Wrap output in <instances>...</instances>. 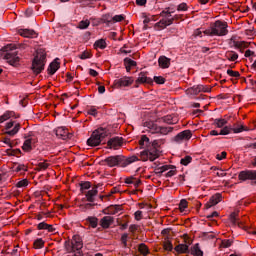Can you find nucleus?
Here are the masks:
<instances>
[{
	"instance_id": "obj_1",
	"label": "nucleus",
	"mask_w": 256,
	"mask_h": 256,
	"mask_svg": "<svg viewBox=\"0 0 256 256\" xmlns=\"http://www.w3.org/2000/svg\"><path fill=\"white\" fill-rule=\"evenodd\" d=\"M140 149H144L140 152L141 161H155L159 157V140L151 142L147 135H142L139 140Z\"/></svg>"
},
{
	"instance_id": "obj_2",
	"label": "nucleus",
	"mask_w": 256,
	"mask_h": 256,
	"mask_svg": "<svg viewBox=\"0 0 256 256\" xmlns=\"http://www.w3.org/2000/svg\"><path fill=\"white\" fill-rule=\"evenodd\" d=\"M136 161H139V157L135 155L128 158L123 155H116L107 157L103 160V163L107 164L108 167H127L131 163H136Z\"/></svg>"
},
{
	"instance_id": "obj_3",
	"label": "nucleus",
	"mask_w": 256,
	"mask_h": 256,
	"mask_svg": "<svg viewBox=\"0 0 256 256\" xmlns=\"http://www.w3.org/2000/svg\"><path fill=\"white\" fill-rule=\"evenodd\" d=\"M27 45L25 44H8L2 51H5V59L10 63L13 67L19 65V56H17V52H14L16 49H26Z\"/></svg>"
},
{
	"instance_id": "obj_4",
	"label": "nucleus",
	"mask_w": 256,
	"mask_h": 256,
	"mask_svg": "<svg viewBox=\"0 0 256 256\" xmlns=\"http://www.w3.org/2000/svg\"><path fill=\"white\" fill-rule=\"evenodd\" d=\"M227 27V22L217 20L214 24L210 26V28L204 31V35H208L209 37H224V35H227L229 33Z\"/></svg>"
},
{
	"instance_id": "obj_5",
	"label": "nucleus",
	"mask_w": 256,
	"mask_h": 256,
	"mask_svg": "<svg viewBox=\"0 0 256 256\" xmlns=\"http://www.w3.org/2000/svg\"><path fill=\"white\" fill-rule=\"evenodd\" d=\"M45 63H47V55L42 50H38L33 61L31 69L34 75H39L45 71Z\"/></svg>"
},
{
	"instance_id": "obj_6",
	"label": "nucleus",
	"mask_w": 256,
	"mask_h": 256,
	"mask_svg": "<svg viewBox=\"0 0 256 256\" xmlns=\"http://www.w3.org/2000/svg\"><path fill=\"white\" fill-rule=\"evenodd\" d=\"M108 135L109 130L107 128H98L92 133L91 137L87 140V145H89V147H97L101 145L103 139H105V137H107Z\"/></svg>"
},
{
	"instance_id": "obj_7",
	"label": "nucleus",
	"mask_w": 256,
	"mask_h": 256,
	"mask_svg": "<svg viewBox=\"0 0 256 256\" xmlns=\"http://www.w3.org/2000/svg\"><path fill=\"white\" fill-rule=\"evenodd\" d=\"M239 181H251V185H256V170H244L238 174Z\"/></svg>"
},
{
	"instance_id": "obj_8",
	"label": "nucleus",
	"mask_w": 256,
	"mask_h": 256,
	"mask_svg": "<svg viewBox=\"0 0 256 256\" xmlns=\"http://www.w3.org/2000/svg\"><path fill=\"white\" fill-rule=\"evenodd\" d=\"M4 129H5L4 135H9V137H15V135H17L21 129V124L15 121H10L6 123V126Z\"/></svg>"
},
{
	"instance_id": "obj_9",
	"label": "nucleus",
	"mask_w": 256,
	"mask_h": 256,
	"mask_svg": "<svg viewBox=\"0 0 256 256\" xmlns=\"http://www.w3.org/2000/svg\"><path fill=\"white\" fill-rule=\"evenodd\" d=\"M123 146V138L116 136L113 138H110L107 142V149H114L117 151L120 147Z\"/></svg>"
},
{
	"instance_id": "obj_10",
	"label": "nucleus",
	"mask_w": 256,
	"mask_h": 256,
	"mask_svg": "<svg viewBox=\"0 0 256 256\" xmlns=\"http://www.w3.org/2000/svg\"><path fill=\"white\" fill-rule=\"evenodd\" d=\"M133 84V78L124 76L120 79H116L114 81V87L116 89H121V87H129V85Z\"/></svg>"
},
{
	"instance_id": "obj_11",
	"label": "nucleus",
	"mask_w": 256,
	"mask_h": 256,
	"mask_svg": "<svg viewBox=\"0 0 256 256\" xmlns=\"http://www.w3.org/2000/svg\"><path fill=\"white\" fill-rule=\"evenodd\" d=\"M55 135L58 137V139H62L63 141H67V139H71V137H73V134L69 133L65 127L56 128Z\"/></svg>"
},
{
	"instance_id": "obj_12",
	"label": "nucleus",
	"mask_w": 256,
	"mask_h": 256,
	"mask_svg": "<svg viewBox=\"0 0 256 256\" xmlns=\"http://www.w3.org/2000/svg\"><path fill=\"white\" fill-rule=\"evenodd\" d=\"M191 137H193L191 130H184L174 137V141L175 143H183V141H189Z\"/></svg>"
},
{
	"instance_id": "obj_13",
	"label": "nucleus",
	"mask_w": 256,
	"mask_h": 256,
	"mask_svg": "<svg viewBox=\"0 0 256 256\" xmlns=\"http://www.w3.org/2000/svg\"><path fill=\"white\" fill-rule=\"evenodd\" d=\"M173 21H175V19L172 18H162L159 22H157L154 27L155 29H158L159 31L163 30V29H167V27H169V25H173Z\"/></svg>"
},
{
	"instance_id": "obj_14",
	"label": "nucleus",
	"mask_w": 256,
	"mask_h": 256,
	"mask_svg": "<svg viewBox=\"0 0 256 256\" xmlns=\"http://www.w3.org/2000/svg\"><path fill=\"white\" fill-rule=\"evenodd\" d=\"M61 67V63L59 62V58L54 59L48 66V75H55L59 68Z\"/></svg>"
},
{
	"instance_id": "obj_15",
	"label": "nucleus",
	"mask_w": 256,
	"mask_h": 256,
	"mask_svg": "<svg viewBox=\"0 0 256 256\" xmlns=\"http://www.w3.org/2000/svg\"><path fill=\"white\" fill-rule=\"evenodd\" d=\"M233 131L234 133H243L245 131V126H240L239 128H232L230 126H225L221 129L219 135H229Z\"/></svg>"
},
{
	"instance_id": "obj_16",
	"label": "nucleus",
	"mask_w": 256,
	"mask_h": 256,
	"mask_svg": "<svg viewBox=\"0 0 256 256\" xmlns=\"http://www.w3.org/2000/svg\"><path fill=\"white\" fill-rule=\"evenodd\" d=\"M221 194L217 193L210 197L209 201L205 204L206 209H211V207H214V205H217L218 203H221Z\"/></svg>"
},
{
	"instance_id": "obj_17",
	"label": "nucleus",
	"mask_w": 256,
	"mask_h": 256,
	"mask_svg": "<svg viewBox=\"0 0 256 256\" xmlns=\"http://www.w3.org/2000/svg\"><path fill=\"white\" fill-rule=\"evenodd\" d=\"M136 83L146 84V85H153V80L151 77H147V72H140L139 76L136 80Z\"/></svg>"
},
{
	"instance_id": "obj_18",
	"label": "nucleus",
	"mask_w": 256,
	"mask_h": 256,
	"mask_svg": "<svg viewBox=\"0 0 256 256\" xmlns=\"http://www.w3.org/2000/svg\"><path fill=\"white\" fill-rule=\"evenodd\" d=\"M18 33L21 35V37H26L28 39H35L37 37V32L32 29H19Z\"/></svg>"
},
{
	"instance_id": "obj_19",
	"label": "nucleus",
	"mask_w": 256,
	"mask_h": 256,
	"mask_svg": "<svg viewBox=\"0 0 256 256\" xmlns=\"http://www.w3.org/2000/svg\"><path fill=\"white\" fill-rule=\"evenodd\" d=\"M72 246L74 247V251H81L83 249V240L81 236L74 235L72 238Z\"/></svg>"
},
{
	"instance_id": "obj_20",
	"label": "nucleus",
	"mask_w": 256,
	"mask_h": 256,
	"mask_svg": "<svg viewBox=\"0 0 256 256\" xmlns=\"http://www.w3.org/2000/svg\"><path fill=\"white\" fill-rule=\"evenodd\" d=\"M114 221H115V219L112 216H104L100 220V226L102 227V229H109V227H111V225H113Z\"/></svg>"
},
{
	"instance_id": "obj_21",
	"label": "nucleus",
	"mask_w": 256,
	"mask_h": 256,
	"mask_svg": "<svg viewBox=\"0 0 256 256\" xmlns=\"http://www.w3.org/2000/svg\"><path fill=\"white\" fill-rule=\"evenodd\" d=\"M98 188H99V184L86 193V199L87 201H89V203L95 202V197L97 193H99V191L97 190Z\"/></svg>"
},
{
	"instance_id": "obj_22",
	"label": "nucleus",
	"mask_w": 256,
	"mask_h": 256,
	"mask_svg": "<svg viewBox=\"0 0 256 256\" xmlns=\"http://www.w3.org/2000/svg\"><path fill=\"white\" fill-rule=\"evenodd\" d=\"M37 229H39V230H45V231H47L48 233H55V231H56V229H55V227H53V225L47 224L45 221L40 222V223L37 225Z\"/></svg>"
},
{
	"instance_id": "obj_23",
	"label": "nucleus",
	"mask_w": 256,
	"mask_h": 256,
	"mask_svg": "<svg viewBox=\"0 0 256 256\" xmlns=\"http://www.w3.org/2000/svg\"><path fill=\"white\" fill-rule=\"evenodd\" d=\"M158 64L162 69H169L171 66V59L167 58L166 56H160L158 59Z\"/></svg>"
},
{
	"instance_id": "obj_24",
	"label": "nucleus",
	"mask_w": 256,
	"mask_h": 256,
	"mask_svg": "<svg viewBox=\"0 0 256 256\" xmlns=\"http://www.w3.org/2000/svg\"><path fill=\"white\" fill-rule=\"evenodd\" d=\"M119 211H121V205H111L105 209L104 213L106 215H116Z\"/></svg>"
},
{
	"instance_id": "obj_25",
	"label": "nucleus",
	"mask_w": 256,
	"mask_h": 256,
	"mask_svg": "<svg viewBox=\"0 0 256 256\" xmlns=\"http://www.w3.org/2000/svg\"><path fill=\"white\" fill-rule=\"evenodd\" d=\"M146 127L150 129V133H152V135H155V133H159L161 126L155 124L154 122H146Z\"/></svg>"
},
{
	"instance_id": "obj_26",
	"label": "nucleus",
	"mask_w": 256,
	"mask_h": 256,
	"mask_svg": "<svg viewBox=\"0 0 256 256\" xmlns=\"http://www.w3.org/2000/svg\"><path fill=\"white\" fill-rule=\"evenodd\" d=\"M33 139H26L23 143L22 149L26 153H29V151H33Z\"/></svg>"
},
{
	"instance_id": "obj_27",
	"label": "nucleus",
	"mask_w": 256,
	"mask_h": 256,
	"mask_svg": "<svg viewBox=\"0 0 256 256\" xmlns=\"http://www.w3.org/2000/svg\"><path fill=\"white\" fill-rule=\"evenodd\" d=\"M233 45L236 49H239L241 53H243V49H247L249 47L250 43L245 42V41H234Z\"/></svg>"
},
{
	"instance_id": "obj_28",
	"label": "nucleus",
	"mask_w": 256,
	"mask_h": 256,
	"mask_svg": "<svg viewBox=\"0 0 256 256\" xmlns=\"http://www.w3.org/2000/svg\"><path fill=\"white\" fill-rule=\"evenodd\" d=\"M174 251H176V253H189V245H187V244H178L174 248Z\"/></svg>"
},
{
	"instance_id": "obj_29",
	"label": "nucleus",
	"mask_w": 256,
	"mask_h": 256,
	"mask_svg": "<svg viewBox=\"0 0 256 256\" xmlns=\"http://www.w3.org/2000/svg\"><path fill=\"white\" fill-rule=\"evenodd\" d=\"M199 93H201L199 85H194L186 90L187 95H199Z\"/></svg>"
},
{
	"instance_id": "obj_30",
	"label": "nucleus",
	"mask_w": 256,
	"mask_h": 256,
	"mask_svg": "<svg viewBox=\"0 0 256 256\" xmlns=\"http://www.w3.org/2000/svg\"><path fill=\"white\" fill-rule=\"evenodd\" d=\"M86 221L92 229H97V225H99V219L97 217L89 216Z\"/></svg>"
},
{
	"instance_id": "obj_31",
	"label": "nucleus",
	"mask_w": 256,
	"mask_h": 256,
	"mask_svg": "<svg viewBox=\"0 0 256 256\" xmlns=\"http://www.w3.org/2000/svg\"><path fill=\"white\" fill-rule=\"evenodd\" d=\"M225 57L228 61H237L239 59V54L235 51H228L226 52Z\"/></svg>"
},
{
	"instance_id": "obj_32",
	"label": "nucleus",
	"mask_w": 256,
	"mask_h": 256,
	"mask_svg": "<svg viewBox=\"0 0 256 256\" xmlns=\"http://www.w3.org/2000/svg\"><path fill=\"white\" fill-rule=\"evenodd\" d=\"M191 254L194 256H203V252L201 248L199 247V243H196L192 248H191Z\"/></svg>"
},
{
	"instance_id": "obj_33",
	"label": "nucleus",
	"mask_w": 256,
	"mask_h": 256,
	"mask_svg": "<svg viewBox=\"0 0 256 256\" xmlns=\"http://www.w3.org/2000/svg\"><path fill=\"white\" fill-rule=\"evenodd\" d=\"M162 121L163 123H167V125H175L177 123V119H174L171 115L162 117Z\"/></svg>"
},
{
	"instance_id": "obj_34",
	"label": "nucleus",
	"mask_w": 256,
	"mask_h": 256,
	"mask_svg": "<svg viewBox=\"0 0 256 256\" xmlns=\"http://www.w3.org/2000/svg\"><path fill=\"white\" fill-rule=\"evenodd\" d=\"M173 127H171V126H169V127H167V126H160V130H159V134L160 135H169V133H172V131H173Z\"/></svg>"
},
{
	"instance_id": "obj_35",
	"label": "nucleus",
	"mask_w": 256,
	"mask_h": 256,
	"mask_svg": "<svg viewBox=\"0 0 256 256\" xmlns=\"http://www.w3.org/2000/svg\"><path fill=\"white\" fill-rule=\"evenodd\" d=\"M64 247L68 253H76L75 248L73 247V242H70L69 240H66L64 242Z\"/></svg>"
},
{
	"instance_id": "obj_36",
	"label": "nucleus",
	"mask_w": 256,
	"mask_h": 256,
	"mask_svg": "<svg viewBox=\"0 0 256 256\" xmlns=\"http://www.w3.org/2000/svg\"><path fill=\"white\" fill-rule=\"evenodd\" d=\"M138 250L141 253V255H144V256L149 255V248L147 247V245H145V243H141L138 246Z\"/></svg>"
},
{
	"instance_id": "obj_37",
	"label": "nucleus",
	"mask_w": 256,
	"mask_h": 256,
	"mask_svg": "<svg viewBox=\"0 0 256 256\" xmlns=\"http://www.w3.org/2000/svg\"><path fill=\"white\" fill-rule=\"evenodd\" d=\"M107 47V42L105 40L100 39L94 43V48L96 49H105Z\"/></svg>"
},
{
	"instance_id": "obj_38",
	"label": "nucleus",
	"mask_w": 256,
	"mask_h": 256,
	"mask_svg": "<svg viewBox=\"0 0 256 256\" xmlns=\"http://www.w3.org/2000/svg\"><path fill=\"white\" fill-rule=\"evenodd\" d=\"M6 153L12 157H19L21 155V149H8Z\"/></svg>"
},
{
	"instance_id": "obj_39",
	"label": "nucleus",
	"mask_w": 256,
	"mask_h": 256,
	"mask_svg": "<svg viewBox=\"0 0 256 256\" xmlns=\"http://www.w3.org/2000/svg\"><path fill=\"white\" fill-rule=\"evenodd\" d=\"M214 123L216 125V127H218L219 129L225 127V125H227V120L220 118V119H215Z\"/></svg>"
},
{
	"instance_id": "obj_40",
	"label": "nucleus",
	"mask_w": 256,
	"mask_h": 256,
	"mask_svg": "<svg viewBox=\"0 0 256 256\" xmlns=\"http://www.w3.org/2000/svg\"><path fill=\"white\" fill-rule=\"evenodd\" d=\"M34 247L36 249H43V247H45V241H43V239L38 238L34 241Z\"/></svg>"
},
{
	"instance_id": "obj_41",
	"label": "nucleus",
	"mask_w": 256,
	"mask_h": 256,
	"mask_svg": "<svg viewBox=\"0 0 256 256\" xmlns=\"http://www.w3.org/2000/svg\"><path fill=\"white\" fill-rule=\"evenodd\" d=\"M124 65H125V67H137V62H135L131 58H125Z\"/></svg>"
},
{
	"instance_id": "obj_42",
	"label": "nucleus",
	"mask_w": 256,
	"mask_h": 256,
	"mask_svg": "<svg viewBox=\"0 0 256 256\" xmlns=\"http://www.w3.org/2000/svg\"><path fill=\"white\" fill-rule=\"evenodd\" d=\"M13 117V112H5L2 116H0V123H5L7 119H11Z\"/></svg>"
},
{
	"instance_id": "obj_43",
	"label": "nucleus",
	"mask_w": 256,
	"mask_h": 256,
	"mask_svg": "<svg viewBox=\"0 0 256 256\" xmlns=\"http://www.w3.org/2000/svg\"><path fill=\"white\" fill-rule=\"evenodd\" d=\"M191 161H193V157L185 156L184 158H182L180 160V163H181V165H184L185 167H187V165H189V163H191Z\"/></svg>"
},
{
	"instance_id": "obj_44",
	"label": "nucleus",
	"mask_w": 256,
	"mask_h": 256,
	"mask_svg": "<svg viewBox=\"0 0 256 256\" xmlns=\"http://www.w3.org/2000/svg\"><path fill=\"white\" fill-rule=\"evenodd\" d=\"M102 21H103V23H106L107 25H111V23H113V17L110 16L109 14H105L102 16Z\"/></svg>"
},
{
	"instance_id": "obj_45",
	"label": "nucleus",
	"mask_w": 256,
	"mask_h": 256,
	"mask_svg": "<svg viewBox=\"0 0 256 256\" xmlns=\"http://www.w3.org/2000/svg\"><path fill=\"white\" fill-rule=\"evenodd\" d=\"M189 203L187 202V200L182 199L179 203V209L181 211V213H183V211H185L188 207Z\"/></svg>"
},
{
	"instance_id": "obj_46",
	"label": "nucleus",
	"mask_w": 256,
	"mask_h": 256,
	"mask_svg": "<svg viewBox=\"0 0 256 256\" xmlns=\"http://www.w3.org/2000/svg\"><path fill=\"white\" fill-rule=\"evenodd\" d=\"M2 143H4L5 145H8L10 149H13V147H15V143L11 141V139L8 137L3 138Z\"/></svg>"
},
{
	"instance_id": "obj_47",
	"label": "nucleus",
	"mask_w": 256,
	"mask_h": 256,
	"mask_svg": "<svg viewBox=\"0 0 256 256\" xmlns=\"http://www.w3.org/2000/svg\"><path fill=\"white\" fill-rule=\"evenodd\" d=\"M230 221L233 225H238V227H243V224L237 221V217H235V213L230 215Z\"/></svg>"
},
{
	"instance_id": "obj_48",
	"label": "nucleus",
	"mask_w": 256,
	"mask_h": 256,
	"mask_svg": "<svg viewBox=\"0 0 256 256\" xmlns=\"http://www.w3.org/2000/svg\"><path fill=\"white\" fill-rule=\"evenodd\" d=\"M227 75H229V77H235L236 79H239V77H241V74L238 71H233L231 69L227 70Z\"/></svg>"
},
{
	"instance_id": "obj_49",
	"label": "nucleus",
	"mask_w": 256,
	"mask_h": 256,
	"mask_svg": "<svg viewBox=\"0 0 256 256\" xmlns=\"http://www.w3.org/2000/svg\"><path fill=\"white\" fill-rule=\"evenodd\" d=\"M129 239V234L127 233H124L122 236H121V243L123 245V247L125 249H127V240Z\"/></svg>"
},
{
	"instance_id": "obj_50",
	"label": "nucleus",
	"mask_w": 256,
	"mask_h": 256,
	"mask_svg": "<svg viewBox=\"0 0 256 256\" xmlns=\"http://www.w3.org/2000/svg\"><path fill=\"white\" fill-rule=\"evenodd\" d=\"M24 139H32L33 143H37V137H35V133L29 132L24 135Z\"/></svg>"
},
{
	"instance_id": "obj_51",
	"label": "nucleus",
	"mask_w": 256,
	"mask_h": 256,
	"mask_svg": "<svg viewBox=\"0 0 256 256\" xmlns=\"http://www.w3.org/2000/svg\"><path fill=\"white\" fill-rule=\"evenodd\" d=\"M153 81H155V83H157L158 85L165 84V78L163 76H154Z\"/></svg>"
},
{
	"instance_id": "obj_52",
	"label": "nucleus",
	"mask_w": 256,
	"mask_h": 256,
	"mask_svg": "<svg viewBox=\"0 0 256 256\" xmlns=\"http://www.w3.org/2000/svg\"><path fill=\"white\" fill-rule=\"evenodd\" d=\"M80 189L81 191L91 189V182L86 181V182L80 183Z\"/></svg>"
},
{
	"instance_id": "obj_53",
	"label": "nucleus",
	"mask_w": 256,
	"mask_h": 256,
	"mask_svg": "<svg viewBox=\"0 0 256 256\" xmlns=\"http://www.w3.org/2000/svg\"><path fill=\"white\" fill-rule=\"evenodd\" d=\"M124 19V15H115L114 17H112V23H120V21H123Z\"/></svg>"
},
{
	"instance_id": "obj_54",
	"label": "nucleus",
	"mask_w": 256,
	"mask_h": 256,
	"mask_svg": "<svg viewBox=\"0 0 256 256\" xmlns=\"http://www.w3.org/2000/svg\"><path fill=\"white\" fill-rule=\"evenodd\" d=\"M14 171H16V173H21V171H27V166H25L24 164H19L14 168Z\"/></svg>"
},
{
	"instance_id": "obj_55",
	"label": "nucleus",
	"mask_w": 256,
	"mask_h": 256,
	"mask_svg": "<svg viewBox=\"0 0 256 256\" xmlns=\"http://www.w3.org/2000/svg\"><path fill=\"white\" fill-rule=\"evenodd\" d=\"M89 25H90L89 20H82L79 23V29H87V27H89Z\"/></svg>"
},
{
	"instance_id": "obj_56",
	"label": "nucleus",
	"mask_w": 256,
	"mask_h": 256,
	"mask_svg": "<svg viewBox=\"0 0 256 256\" xmlns=\"http://www.w3.org/2000/svg\"><path fill=\"white\" fill-rule=\"evenodd\" d=\"M200 93H211V87L205 85H199Z\"/></svg>"
},
{
	"instance_id": "obj_57",
	"label": "nucleus",
	"mask_w": 256,
	"mask_h": 256,
	"mask_svg": "<svg viewBox=\"0 0 256 256\" xmlns=\"http://www.w3.org/2000/svg\"><path fill=\"white\" fill-rule=\"evenodd\" d=\"M29 185V181L27 179L21 180L17 182L16 187L21 188V187H27Z\"/></svg>"
},
{
	"instance_id": "obj_58",
	"label": "nucleus",
	"mask_w": 256,
	"mask_h": 256,
	"mask_svg": "<svg viewBox=\"0 0 256 256\" xmlns=\"http://www.w3.org/2000/svg\"><path fill=\"white\" fill-rule=\"evenodd\" d=\"M232 244H233V241L231 240H222L221 247H224L225 249H227L228 247H231Z\"/></svg>"
},
{
	"instance_id": "obj_59",
	"label": "nucleus",
	"mask_w": 256,
	"mask_h": 256,
	"mask_svg": "<svg viewBox=\"0 0 256 256\" xmlns=\"http://www.w3.org/2000/svg\"><path fill=\"white\" fill-rule=\"evenodd\" d=\"M88 115H92V117H97V109H95V107L91 106L88 110H87Z\"/></svg>"
},
{
	"instance_id": "obj_60",
	"label": "nucleus",
	"mask_w": 256,
	"mask_h": 256,
	"mask_svg": "<svg viewBox=\"0 0 256 256\" xmlns=\"http://www.w3.org/2000/svg\"><path fill=\"white\" fill-rule=\"evenodd\" d=\"M171 8L167 7L165 8L161 13H160V17H167V15H171Z\"/></svg>"
},
{
	"instance_id": "obj_61",
	"label": "nucleus",
	"mask_w": 256,
	"mask_h": 256,
	"mask_svg": "<svg viewBox=\"0 0 256 256\" xmlns=\"http://www.w3.org/2000/svg\"><path fill=\"white\" fill-rule=\"evenodd\" d=\"M80 59L84 60V59H91V53H89L88 51H84L81 55H80Z\"/></svg>"
},
{
	"instance_id": "obj_62",
	"label": "nucleus",
	"mask_w": 256,
	"mask_h": 256,
	"mask_svg": "<svg viewBox=\"0 0 256 256\" xmlns=\"http://www.w3.org/2000/svg\"><path fill=\"white\" fill-rule=\"evenodd\" d=\"M164 248L166 251H173V244L169 241L164 243Z\"/></svg>"
},
{
	"instance_id": "obj_63",
	"label": "nucleus",
	"mask_w": 256,
	"mask_h": 256,
	"mask_svg": "<svg viewBox=\"0 0 256 256\" xmlns=\"http://www.w3.org/2000/svg\"><path fill=\"white\" fill-rule=\"evenodd\" d=\"M187 3H181L177 7V11H187Z\"/></svg>"
},
{
	"instance_id": "obj_64",
	"label": "nucleus",
	"mask_w": 256,
	"mask_h": 256,
	"mask_svg": "<svg viewBox=\"0 0 256 256\" xmlns=\"http://www.w3.org/2000/svg\"><path fill=\"white\" fill-rule=\"evenodd\" d=\"M74 256H91L89 255V253H83L81 250L80 251H76L74 253Z\"/></svg>"
}]
</instances>
